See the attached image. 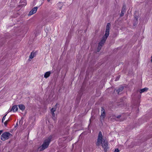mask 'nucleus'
<instances>
[{
	"instance_id": "0eeeda50",
	"label": "nucleus",
	"mask_w": 152,
	"mask_h": 152,
	"mask_svg": "<svg viewBox=\"0 0 152 152\" xmlns=\"http://www.w3.org/2000/svg\"><path fill=\"white\" fill-rule=\"evenodd\" d=\"M38 7H34L29 12L28 14V16L31 15L35 13L37 11Z\"/></svg>"
},
{
	"instance_id": "6e6552de",
	"label": "nucleus",
	"mask_w": 152,
	"mask_h": 152,
	"mask_svg": "<svg viewBox=\"0 0 152 152\" xmlns=\"http://www.w3.org/2000/svg\"><path fill=\"white\" fill-rule=\"evenodd\" d=\"M18 109L17 105H14L12 107L11 109L9 110L8 113L11 111H13L14 112H16L18 110Z\"/></svg>"
},
{
	"instance_id": "dca6fc26",
	"label": "nucleus",
	"mask_w": 152,
	"mask_h": 152,
	"mask_svg": "<svg viewBox=\"0 0 152 152\" xmlns=\"http://www.w3.org/2000/svg\"><path fill=\"white\" fill-rule=\"evenodd\" d=\"M102 47V46L101 45H99L97 49V51L98 52H99L101 49Z\"/></svg>"
},
{
	"instance_id": "5701e85b",
	"label": "nucleus",
	"mask_w": 152,
	"mask_h": 152,
	"mask_svg": "<svg viewBox=\"0 0 152 152\" xmlns=\"http://www.w3.org/2000/svg\"><path fill=\"white\" fill-rule=\"evenodd\" d=\"M49 2L50 1V0H47Z\"/></svg>"
},
{
	"instance_id": "2eb2a0df",
	"label": "nucleus",
	"mask_w": 152,
	"mask_h": 152,
	"mask_svg": "<svg viewBox=\"0 0 152 152\" xmlns=\"http://www.w3.org/2000/svg\"><path fill=\"white\" fill-rule=\"evenodd\" d=\"M125 12V10L124 9H122L121 11V14L120 15V16L121 17H122V16H123L124 15Z\"/></svg>"
},
{
	"instance_id": "f257e3e1",
	"label": "nucleus",
	"mask_w": 152,
	"mask_h": 152,
	"mask_svg": "<svg viewBox=\"0 0 152 152\" xmlns=\"http://www.w3.org/2000/svg\"><path fill=\"white\" fill-rule=\"evenodd\" d=\"M110 23H108L106 26L105 34L104 36L102 37L101 41L99 43V45L103 46L105 43L107 37L109 34L110 29Z\"/></svg>"
},
{
	"instance_id": "423d86ee",
	"label": "nucleus",
	"mask_w": 152,
	"mask_h": 152,
	"mask_svg": "<svg viewBox=\"0 0 152 152\" xmlns=\"http://www.w3.org/2000/svg\"><path fill=\"white\" fill-rule=\"evenodd\" d=\"M101 115L100 116V120H103L105 116V113L104 109L102 107L101 110Z\"/></svg>"
},
{
	"instance_id": "f3484780",
	"label": "nucleus",
	"mask_w": 152,
	"mask_h": 152,
	"mask_svg": "<svg viewBox=\"0 0 152 152\" xmlns=\"http://www.w3.org/2000/svg\"><path fill=\"white\" fill-rule=\"evenodd\" d=\"M7 115V114H6V115H4L3 116V117L2 119V122H3L5 120V118H6V116Z\"/></svg>"
},
{
	"instance_id": "6ab92c4d",
	"label": "nucleus",
	"mask_w": 152,
	"mask_h": 152,
	"mask_svg": "<svg viewBox=\"0 0 152 152\" xmlns=\"http://www.w3.org/2000/svg\"><path fill=\"white\" fill-rule=\"evenodd\" d=\"M114 152H119V150L118 148L116 149L115 150Z\"/></svg>"
},
{
	"instance_id": "20e7f679",
	"label": "nucleus",
	"mask_w": 152,
	"mask_h": 152,
	"mask_svg": "<svg viewBox=\"0 0 152 152\" xmlns=\"http://www.w3.org/2000/svg\"><path fill=\"white\" fill-rule=\"evenodd\" d=\"M102 133L101 132H100L99 133L97 142L96 143L97 146H99L102 143Z\"/></svg>"
},
{
	"instance_id": "f8f14e48",
	"label": "nucleus",
	"mask_w": 152,
	"mask_h": 152,
	"mask_svg": "<svg viewBox=\"0 0 152 152\" xmlns=\"http://www.w3.org/2000/svg\"><path fill=\"white\" fill-rule=\"evenodd\" d=\"M148 90V88H145L141 89L140 91V93H142L144 92L147 91Z\"/></svg>"
},
{
	"instance_id": "f03ea898",
	"label": "nucleus",
	"mask_w": 152,
	"mask_h": 152,
	"mask_svg": "<svg viewBox=\"0 0 152 152\" xmlns=\"http://www.w3.org/2000/svg\"><path fill=\"white\" fill-rule=\"evenodd\" d=\"M51 139V137H49L44 140L41 147L39 148L40 150H43L48 147L50 142Z\"/></svg>"
},
{
	"instance_id": "a211bd4d",
	"label": "nucleus",
	"mask_w": 152,
	"mask_h": 152,
	"mask_svg": "<svg viewBox=\"0 0 152 152\" xmlns=\"http://www.w3.org/2000/svg\"><path fill=\"white\" fill-rule=\"evenodd\" d=\"M26 4H27V3L26 2V1H24V3L21 4V5L23 6H25L26 5Z\"/></svg>"
},
{
	"instance_id": "ddd939ff",
	"label": "nucleus",
	"mask_w": 152,
	"mask_h": 152,
	"mask_svg": "<svg viewBox=\"0 0 152 152\" xmlns=\"http://www.w3.org/2000/svg\"><path fill=\"white\" fill-rule=\"evenodd\" d=\"M123 87L121 86L120 87L118 90L116 91L118 94H119V93L123 89Z\"/></svg>"
},
{
	"instance_id": "4468645a",
	"label": "nucleus",
	"mask_w": 152,
	"mask_h": 152,
	"mask_svg": "<svg viewBox=\"0 0 152 152\" xmlns=\"http://www.w3.org/2000/svg\"><path fill=\"white\" fill-rule=\"evenodd\" d=\"M56 109L55 108H52L51 109V112L52 113V115L54 117L55 116V113H54V112L55 111Z\"/></svg>"
},
{
	"instance_id": "1a4fd4ad",
	"label": "nucleus",
	"mask_w": 152,
	"mask_h": 152,
	"mask_svg": "<svg viewBox=\"0 0 152 152\" xmlns=\"http://www.w3.org/2000/svg\"><path fill=\"white\" fill-rule=\"evenodd\" d=\"M35 56V53L33 52L31 53L29 56V61H31V60L34 58Z\"/></svg>"
},
{
	"instance_id": "412c9836",
	"label": "nucleus",
	"mask_w": 152,
	"mask_h": 152,
	"mask_svg": "<svg viewBox=\"0 0 152 152\" xmlns=\"http://www.w3.org/2000/svg\"><path fill=\"white\" fill-rule=\"evenodd\" d=\"M2 132H3V131L2 130H0V135L2 133Z\"/></svg>"
},
{
	"instance_id": "39448f33",
	"label": "nucleus",
	"mask_w": 152,
	"mask_h": 152,
	"mask_svg": "<svg viewBox=\"0 0 152 152\" xmlns=\"http://www.w3.org/2000/svg\"><path fill=\"white\" fill-rule=\"evenodd\" d=\"M108 144L107 141L106 140H104L102 144V145L105 151H106L108 149Z\"/></svg>"
},
{
	"instance_id": "7ed1b4c3",
	"label": "nucleus",
	"mask_w": 152,
	"mask_h": 152,
	"mask_svg": "<svg viewBox=\"0 0 152 152\" xmlns=\"http://www.w3.org/2000/svg\"><path fill=\"white\" fill-rule=\"evenodd\" d=\"M12 135L8 132H5L1 136V139L3 141H5L9 139L11 137Z\"/></svg>"
},
{
	"instance_id": "aec40b11",
	"label": "nucleus",
	"mask_w": 152,
	"mask_h": 152,
	"mask_svg": "<svg viewBox=\"0 0 152 152\" xmlns=\"http://www.w3.org/2000/svg\"><path fill=\"white\" fill-rule=\"evenodd\" d=\"M7 122H8V120H7L6 121L4 122V124L5 125V126H6L7 124Z\"/></svg>"
},
{
	"instance_id": "9b49d317",
	"label": "nucleus",
	"mask_w": 152,
	"mask_h": 152,
	"mask_svg": "<svg viewBox=\"0 0 152 152\" xmlns=\"http://www.w3.org/2000/svg\"><path fill=\"white\" fill-rule=\"evenodd\" d=\"M19 109L22 110H23L25 109V107L24 106L23 104H20L18 106Z\"/></svg>"
},
{
	"instance_id": "4be33fe9",
	"label": "nucleus",
	"mask_w": 152,
	"mask_h": 152,
	"mask_svg": "<svg viewBox=\"0 0 152 152\" xmlns=\"http://www.w3.org/2000/svg\"><path fill=\"white\" fill-rule=\"evenodd\" d=\"M151 62H152V56H151Z\"/></svg>"
},
{
	"instance_id": "9d476101",
	"label": "nucleus",
	"mask_w": 152,
	"mask_h": 152,
	"mask_svg": "<svg viewBox=\"0 0 152 152\" xmlns=\"http://www.w3.org/2000/svg\"><path fill=\"white\" fill-rule=\"evenodd\" d=\"M51 73V72L50 71H48V72H45V74L44 75V77H45L46 78H47L50 76Z\"/></svg>"
}]
</instances>
